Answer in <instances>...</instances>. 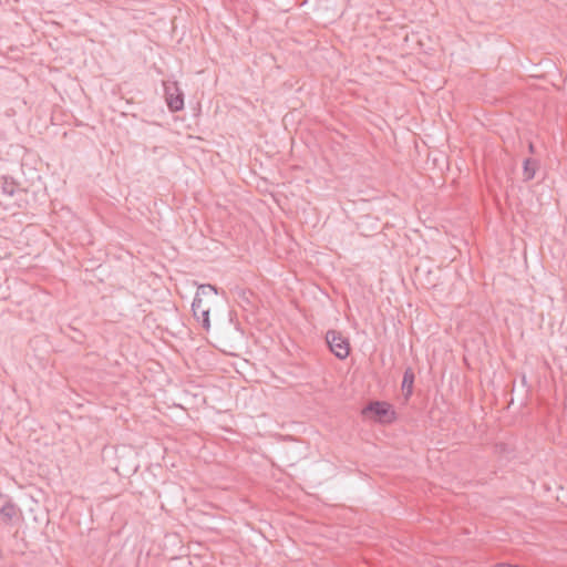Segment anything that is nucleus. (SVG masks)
<instances>
[{
  "label": "nucleus",
  "mask_w": 567,
  "mask_h": 567,
  "mask_svg": "<svg viewBox=\"0 0 567 567\" xmlns=\"http://www.w3.org/2000/svg\"><path fill=\"white\" fill-rule=\"evenodd\" d=\"M331 352L339 359H346L350 352V344L346 337L336 330H330L326 336Z\"/></svg>",
  "instance_id": "obj_2"
},
{
  "label": "nucleus",
  "mask_w": 567,
  "mask_h": 567,
  "mask_svg": "<svg viewBox=\"0 0 567 567\" xmlns=\"http://www.w3.org/2000/svg\"><path fill=\"white\" fill-rule=\"evenodd\" d=\"M17 190V186L13 182H9L7 179L2 183V193L9 196H12Z\"/></svg>",
  "instance_id": "obj_8"
},
{
  "label": "nucleus",
  "mask_w": 567,
  "mask_h": 567,
  "mask_svg": "<svg viewBox=\"0 0 567 567\" xmlns=\"http://www.w3.org/2000/svg\"><path fill=\"white\" fill-rule=\"evenodd\" d=\"M217 293V289L212 285H200L197 289V292L195 295V298L192 303V310L194 313V317L197 321L202 322V326L205 330H209L210 322H209V312L210 307L205 301V298L213 297Z\"/></svg>",
  "instance_id": "obj_1"
},
{
  "label": "nucleus",
  "mask_w": 567,
  "mask_h": 567,
  "mask_svg": "<svg viewBox=\"0 0 567 567\" xmlns=\"http://www.w3.org/2000/svg\"><path fill=\"white\" fill-rule=\"evenodd\" d=\"M0 515L8 520L12 519L17 515L16 506L12 504L2 506L0 509Z\"/></svg>",
  "instance_id": "obj_7"
},
{
  "label": "nucleus",
  "mask_w": 567,
  "mask_h": 567,
  "mask_svg": "<svg viewBox=\"0 0 567 567\" xmlns=\"http://www.w3.org/2000/svg\"><path fill=\"white\" fill-rule=\"evenodd\" d=\"M413 382L414 373L409 369L404 372L402 381V390L405 392V396H410L412 394Z\"/></svg>",
  "instance_id": "obj_5"
},
{
  "label": "nucleus",
  "mask_w": 567,
  "mask_h": 567,
  "mask_svg": "<svg viewBox=\"0 0 567 567\" xmlns=\"http://www.w3.org/2000/svg\"><path fill=\"white\" fill-rule=\"evenodd\" d=\"M509 567H518V566H511V565H509Z\"/></svg>",
  "instance_id": "obj_11"
},
{
  "label": "nucleus",
  "mask_w": 567,
  "mask_h": 567,
  "mask_svg": "<svg viewBox=\"0 0 567 567\" xmlns=\"http://www.w3.org/2000/svg\"><path fill=\"white\" fill-rule=\"evenodd\" d=\"M165 101L172 112L182 111L184 107V93L176 82L164 84Z\"/></svg>",
  "instance_id": "obj_3"
},
{
  "label": "nucleus",
  "mask_w": 567,
  "mask_h": 567,
  "mask_svg": "<svg viewBox=\"0 0 567 567\" xmlns=\"http://www.w3.org/2000/svg\"><path fill=\"white\" fill-rule=\"evenodd\" d=\"M537 162L535 159H526L524 163L525 179H532L535 176Z\"/></svg>",
  "instance_id": "obj_6"
},
{
  "label": "nucleus",
  "mask_w": 567,
  "mask_h": 567,
  "mask_svg": "<svg viewBox=\"0 0 567 567\" xmlns=\"http://www.w3.org/2000/svg\"><path fill=\"white\" fill-rule=\"evenodd\" d=\"M529 151L530 153H534V144H529Z\"/></svg>",
  "instance_id": "obj_9"
},
{
  "label": "nucleus",
  "mask_w": 567,
  "mask_h": 567,
  "mask_svg": "<svg viewBox=\"0 0 567 567\" xmlns=\"http://www.w3.org/2000/svg\"><path fill=\"white\" fill-rule=\"evenodd\" d=\"M495 567H509V565H504V564H501V565H497Z\"/></svg>",
  "instance_id": "obj_10"
},
{
  "label": "nucleus",
  "mask_w": 567,
  "mask_h": 567,
  "mask_svg": "<svg viewBox=\"0 0 567 567\" xmlns=\"http://www.w3.org/2000/svg\"><path fill=\"white\" fill-rule=\"evenodd\" d=\"M364 414H372L381 422H388L391 419V411L384 403L375 402L370 404L364 411Z\"/></svg>",
  "instance_id": "obj_4"
}]
</instances>
